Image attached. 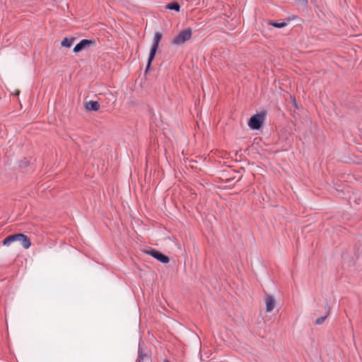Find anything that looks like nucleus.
<instances>
[{"instance_id":"nucleus-1","label":"nucleus","mask_w":362,"mask_h":362,"mask_svg":"<svg viewBox=\"0 0 362 362\" xmlns=\"http://www.w3.org/2000/svg\"><path fill=\"white\" fill-rule=\"evenodd\" d=\"M20 242L23 248L28 249L31 245V242L30 238L23 234V233H18L12 235L7 236L3 241V244L4 245L8 246L10 245L13 242Z\"/></svg>"},{"instance_id":"nucleus-2","label":"nucleus","mask_w":362,"mask_h":362,"mask_svg":"<svg viewBox=\"0 0 362 362\" xmlns=\"http://www.w3.org/2000/svg\"><path fill=\"white\" fill-rule=\"evenodd\" d=\"M161 38H162V34L160 32H156L154 35V37L153 40V44L151 45V47L150 49V53H149V57L148 59V63H147L146 71H148V70L151 64V62L156 56V52H157V49L158 47V45H159L160 41L161 40Z\"/></svg>"},{"instance_id":"nucleus-3","label":"nucleus","mask_w":362,"mask_h":362,"mask_svg":"<svg viewBox=\"0 0 362 362\" xmlns=\"http://www.w3.org/2000/svg\"><path fill=\"white\" fill-rule=\"evenodd\" d=\"M192 29L187 28L181 30L177 36L172 40V44L175 45H180L185 42L189 40L192 35Z\"/></svg>"},{"instance_id":"nucleus-4","label":"nucleus","mask_w":362,"mask_h":362,"mask_svg":"<svg viewBox=\"0 0 362 362\" xmlns=\"http://www.w3.org/2000/svg\"><path fill=\"white\" fill-rule=\"evenodd\" d=\"M264 121V115L256 114L253 115L248 122V126L252 129H259Z\"/></svg>"},{"instance_id":"nucleus-5","label":"nucleus","mask_w":362,"mask_h":362,"mask_svg":"<svg viewBox=\"0 0 362 362\" xmlns=\"http://www.w3.org/2000/svg\"><path fill=\"white\" fill-rule=\"evenodd\" d=\"M95 40L84 39L80 41L74 48V52L77 53L90 46L95 45Z\"/></svg>"},{"instance_id":"nucleus-6","label":"nucleus","mask_w":362,"mask_h":362,"mask_svg":"<svg viewBox=\"0 0 362 362\" xmlns=\"http://www.w3.org/2000/svg\"><path fill=\"white\" fill-rule=\"evenodd\" d=\"M146 253L150 255L151 256H152L153 257H154L155 259H156L157 260H158L159 262H160L162 263L166 264L170 262V259L168 256L163 255V253H161L160 252H159L157 250L151 249V250L147 251Z\"/></svg>"},{"instance_id":"nucleus-7","label":"nucleus","mask_w":362,"mask_h":362,"mask_svg":"<svg viewBox=\"0 0 362 362\" xmlns=\"http://www.w3.org/2000/svg\"><path fill=\"white\" fill-rule=\"evenodd\" d=\"M265 305H266V311L267 313L272 312L276 305V300L275 298L272 296H267L264 298Z\"/></svg>"},{"instance_id":"nucleus-8","label":"nucleus","mask_w":362,"mask_h":362,"mask_svg":"<svg viewBox=\"0 0 362 362\" xmlns=\"http://www.w3.org/2000/svg\"><path fill=\"white\" fill-rule=\"evenodd\" d=\"M85 108L88 111H97L100 108V104L97 101L90 100L85 103Z\"/></svg>"},{"instance_id":"nucleus-9","label":"nucleus","mask_w":362,"mask_h":362,"mask_svg":"<svg viewBox=\"0 0 362 362\" xmlns=\"http://www.w3.org/2000/svg\"><path fill=\"white\" fill-rule=\"evenodd\" d=\"M74 40V38L69 39L65 37L61 42L62 46L65 47H70L72 45V43Z\"/></svg>"},{"instance_id":"nucleus-10","label":"nucleus","mask_w":362,"mask_h":362,"mask_svg":"<svg viewBox=\"0 0 362 362\" xmlns=\"http://www.w3.org/2000/svg\"><path fill=\"white\" fill-rule=\"evenodd\" d=\"M167 8H168L170 10H175L176 11H179L180 9V6L178 3L173 2V3H171V4H168L167 5Z\"/></svg>"},{"instance_id":"nucleus-11","label":"nucleus","mask_w":362,"mask_h":362,"mask_svg":"<svg viewBox=\"0 0 362 362\" xmlns=\"http://www.w3.org/2000/svg\"><path fill=\"white\" fill-rule=\"evenodd\" d=\"M328 315H329V313H327V315H325V316H322V317H320L316 319L315 324L316 325H322L325 322L326 318L327 317Z\"/></svg>"},{"instance_id":"nucleus-12","label":"nucleus","mask_w":362,"mask_h":362,"mask_svg":"<svg viewBox=\"0 0 362 362\" xmlns=\"http://www.w3.org/2000/svg\"><path fill=\"white\" fill-rule=\"evenodd\" d=\"M148 354H143V352H142V351H141V348L139 347V358H138V360H139V361H144L145 358H148Z\"/></svg>"},{"instance_id":"nucleus-13","label":"nucleus","mask_w":362,"mask_h":362,"mask_svg":"<svg viewBox=\"0 0 362 362\" xmlns=\"http://www.w3.org/2000/svg\"><path fill=\"white\" fill-rule=\"evenodd\" d=\"M269 24L277 28H282L286 25V23H285L271 22Z\"/></svg>"},{"instance_id":"nucleus-14","label":"nucleus","mask_w":362,"mask_h":362,"mask_svg":"<svg viewBox=\"0 0 362 362\" xmlns=\"http://www.w3.org/2000/svg\"><path fill=\"white\" fill-rule=\"evenodd\" d=\"M20 93V91L18 90H17L16 92H15V95H18Z\"/></svg>"},{"instance_id":"nucleus-15","label":"nucleus","mask_w":362,"mask_h":362,"mask_svg":"<svg viewBox=\"0 0 362 362\" xmlns=\"http://www.w3.org/2000/svg\"><path fill=\"white\" fill-rule=\"evenodd\" d=\"M164 362H170V361H167V360H166V361H165Z\"/></svg>"}]
</instances>
